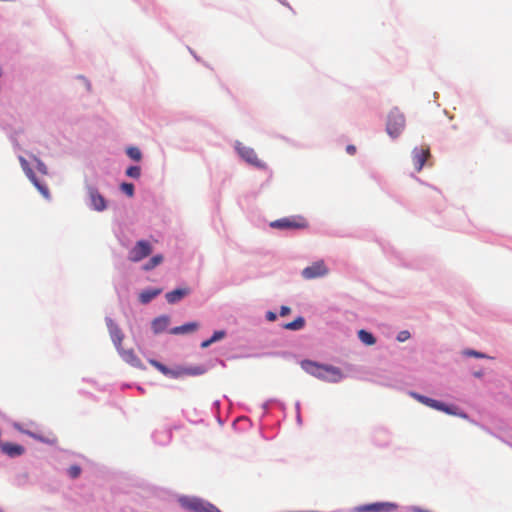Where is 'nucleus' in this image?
I'll use <instances>...</instances> for the list:
<instances>
[{
    "label": "nucleus",
    "mask_w": 512,
    "mask_h": 512,
    "mask_svg": "<svg viewBox=\"0 0 512 512\" xmlns=\"http://www.w3.org/2000/svg\"><path fill=\"white\" fill-rule=\"evenodd\" d=\"M121 190L129 197L134 194V185L132 183H122Z\"/></svg>",
    "instance_id": "27"
},
{
    "label": "nucleus",
    "mask_w": 512,
    "mask_h": 512,
    "mask_svg": "<svg viewBox=\"0 0 512 512\" xmlns=\"http://www.w3.org/2000/svg\"><path fill=\"white\" fill-rule=\"evenodd\" d=\"M278 227H279V228H282L283 226H282V225H279Z\"/></svg>",
    "instance_id": "35"
},
{
    "label": "nucleus",
    "mask_w": 512,
    "mask_h": 512,
    "mask_svg": "<svg viewBox=\"0 0 512 512\" xmlns=\"http://www.w3.org/2000/svg\"><path fill=\"white\" fill-rule=\"evenodd\" d=\"M302 367L311 375L328 382H339L343 378L341 370L331 365H320L312 361H305Z\"/></svg>",
    "instance_id": "1"
},
{
    "label": "nucleus",
    "mask_w": 512,
    "mask_h": 512,
    "mask_svg": "<svg viewBox=\"0 0 512 512\" xmlns=\"http://www.w3.org/2000/svg\"><path fill=\"white\" fill-rule=\"evenodd\" d=\"M358 337L361 340V342H363L366 345H374L376 343L375 337L370 332H367L366 330H363V329L359 330Z\"/></svg>",
    "instance_id": "23"
},
{
    "label": "nucleus",
    "mask_w": 512,
    "mask_h": 512,
    "mask_svg": "<svg viewBox=\"0 0 512 512\" xmlns=\"http://www.w3.org/2000/svg\"><path fill=\"white\" fill-rule=\"evenodd\" d=\"M410 338V333L408 331H401L397 335V340L399 342H404Z\"/></svg>",
    "instance_id": "30"
},
{
    "label": "nucleus",
    "mask_w": 512,
    "mask_h": 512,
    "mask_svg": "<svg viewBox=\"0 0 512 512\" xmlns=\"http://www.w3.org/2000/svg\"><path fill=\"white\" fill-rule=\"evenodd\" d=\"M276 318H277L276 313H274V312H272V311H268V312L266 313V319H267L268 321H271V322H272V321H275V320H276Z\"/></svg>",
    "instance_id": "31"
},
{
    "label": "nucleus",
    "mask_w": 512,
    "mask_h": 512,
    "mask_svg": "<svg viewBox=\"0 0 512 512\" xmlns=\"http://www.w3.org/2000/svg\"><path fill=\"white\" fill-rule=\"evenodd\" d=\"M119 354L121 355L122 359L129 363L130 365L137 367V368H143V364L141 360L135 355L134 351L132 349L125 350L122 347H119L117 349Z\"/></svg>",
    "instance_id": "12"
},
{
    "label": "nucleus",
    "mask_w": 512,
    "mask_h": 512,
    "mask_svg": "<svg viewBox=\"0 0 512 512\" xmlns=\"http://www.w3.org/2000/svg\"><path fill=\"white\" fill-rule=\"evenodd\" d=\"M290 313V308L287 306H282L280 309V316H286Z\"/></svg>",
    "instance_id": "33"
},
{
    "label": "nucleus",
    "mask_w": 512,
    "mask_h": 512,
    "mask_svg": "<svg viewBox=\"0 0 512 512\" xmlns=\"http://www.w3.org/2000/svg\"><path fill=\"white\" fill-rule=\"evenodd\" d=\"M329 269L326 267L323 260L314 262L312 265L302 270V277L306 280L315 279L318 277L326 276Z\"/></svg>",
    "instance_id": "7"
},
{
    "label": "nucleus",
    "mask_w": 512,
    "mask_h": 512,
    "mask_svg": "<svg viewBox=\"0 0 512 512\" xmlns=\"http://www.w3.org/2000/svg\"><path fill=\"white\" fill-rule=\"evenodd\" d=\"M163 262V256L161 254L154 255L147 263L143 265V270L149 271L157 267Z\"/></svg>",
    "instance_id": "21"
},
{
    "label": "nucleus",
    "mask_w": 512,
    "mask_h": 512,
    "mask_svg": "<svg viewBox=\"0 0 512 512\" xmlns=\"http://www.w3.org/2000/svg\"><path fill=\"white\" fill-rule=\"evenodd\" d=\"M226 336V332L224 330L215 331L210 339H207L201 343L202 348H207L211 344L222 340Z\"/></svg>",
    "instance_id": "18"
},
{
    "label": "nucleus",
    "mask_w": 512,
    "mask_h": 512,
    "mask_svg": "<svg viewBox=\"0 0 512 512\" xmlns=\"http://www.w3.org/2000/svg\"><path fill=\"white\" fill-rule=\"evenodd\" d=\"M405 128V117L397 108L392 109L388 114L386 131L392 137H398Z\"/></svg>",
    "instance_id": "3"
},
{
    "label": "nucleus",
    "mask_w": 512,
    "mask_h": 512,
    "mask_svg": "<svg viewBox=\"0 0 512 512\" xmlns=\"http://www.w3.org/2000/svg\"><path fill=\"white\" fill-rule=\"evenodd\" d=\"M199 324L197 322H190L186 323L181 326L174 327L170 330L171 334L178 335V334H187L194 332L198 329Z\"/></svg>",
    "instance_id": "15"
},
{
    "label": "nucleus",
    "mask_w": 512,
    "mask_h": 512,
    "mask_svg": "<svg viewBox=\"0 0 512 512\" xmlns=\"http://www.w3.org/2000/svg\"><path fill=\"white\" fill-rule=\"evenodd\" d=\"M303 221H304V219L301 216H290V217H285L282 219L275 220V221L271 222L270 224H285V225L302 224Z\"/></svg>",
    "instance_id": "20"
},
{
    "label": "nucleus",
    "mask_w": 512,
    "mask_h": 512,
    "mask_svg": "<svg viewBox=\"0 0 512 512\" xmlns=\"http://www.w3.org/2000/svg\"><path fill=\"white\" fill-rule=\"evenodd\" d=\"M88 195L92 208L96 211H103L106 209V200L94 187H88Z\"/></svg>",
    "instance_id": "10"
},
{
    "label": "nucleus",
    "mask_w": 512,
    "mask_h": 512,
    "mask_svg": "<svg viewBox=\"0 0 512 512\" xmlns=\"http://www.w3.org/2000/svg\"><path fill=\"white\" fill-rule=\"evenodd\" d=\"M170 319L168 316H160L155 318L152 322V329L154 333L158 334L163 332L169 325Z\"/></svg>",
    "instance_id": "16"
},
{
    "label": "nucleus",
    "mask_w": 512,
    "mask_h": 512,
    "mask_svg": "<svg viewBox=\"0 0 512 512\" xmlns=\"http://www.w3.org/2000/svg\"><path fill=\"white\" fill-rule=\"evenodd\" d=\"M161 292L162 290L159 288L144 290L139 294V301L142 304H147L155 297H157Z\"/></svg>",
    "instance_id": "17"
},
{
    "label": "nucleus",
    "mask_w": 512,
    "mask_h": 512,
    "mask_svg": "<svg viewBox=\"0 0 512 512\" xmlns=\"http://www.w3.org/2000/svg\"><path fill=\"white\" fill-rule=\"evenodd\" d=\"M464 355L469 356V357H476V358H488L487 355L480 353L478 351H475V350H471V349L465 350Z\"/></svg>",
    "instance_id": "29"
},
{
    "label": "nucleus",
    "mask_w": 512,
    "mask_h": 512,
    "mask_svg": "<svg viewBox=\"0 0 512 512\" xmlns=\"http://www.w3.org/2000/svg\"><path fill=\"white\" fill-rule=\"evenodd\" d=\"M106 325L109 330L110 337L116 347L119 349L121 347L122 341L124 339V334L121 329L114 323V321L110 318H106Z\"/></svg>",
    "instance_id": "11"
},
{
    "label": "nucleus",
    "mask_w": 512,
    "mask_h": 512,
    "mask_svg": "<svg viewBox=\"0 0 512 512\" xmlns=\"http://www.w3.org/2000/svg\"><path fill=\"white\" fill-rule=\"evenodd\" d=\"M80 473H81V468L79 466L73 465V466L69 467V469H68V474L73 479L79 477Z\"/></svg>",
    "instance_id": "28"
},
{
    "label": "nucleus",
    "mask_w": 512,
    "mask_h": 512,
    "mask_svg": "<svg viewBox=\"0 0 512 512\" xmlns=\"http://www.w3.org/2000/svg\"><path fill=\"white\" fill-rule=\"evenodd\" d=\"M178 501L181 507L189 512H221L213 504L198 497L182 496Z\"/></svg>",
    "instance_id": "2"
},
{
    "label": "nucleus",
    "mask_w": 512,
    "mask_h": 512,
    "mask_svg": "<svg viewBox=\"0 0 512 512\" xmlns=\"http://www.w3.org/2000/svg\"><path fill=\"white\" fill-rule=\"evenodd\" d=\"M126 175L128 177H131V178H134V179H138L141 175V169L139 166H130L127 170H126Z\"/></svg>",
    "instance_id": "25"
},
{
    "label": "nucleus",
    "mask_w": 512,
    "mask_h": 512,
    "mask_svg": "<svg viewBox=\"0 0 512 512\" xmlns=\"http://www.w3.org/2000/svg\"><path fill=\"white\" fill-rule=\"evenodd\" d=\"M29 178L30 180L34 183V185L37 187V189L39 190V192L45 197V198H49V189L47 188L46 185L44 184H41L35 177V175L33 174V172L31 170H29Z\"/></svg>",
    "instance_id": "19"
},
{
    "label": "nucleus",
    "mask_w": 512,
    "mask_h": 512,
    "mask_svg": "<svg viewBox=\"0 0 512 512\" xmlns=\"http://www.w3.org/2000/svg\"><path fill=\"white\" fill-rule=\"evenodd\" d=\"M346 151L348 154L354 155L356 153V147L354 145L350 144L346 147Z\"/></svg>",
    "instance_id": "32"
},
{
    "label": "nucleus",
    "mask_w": 512,
    "mask_h": 512,
    "mask_svg": "<svg viewBox=\"0 0 512 512\" xmlns=\"http://www.w3.org/2000/svg\"><path fill=\"white\" fill-rule=\"evenodd\" d=\"M474 375H475L476 377H481V376H482V373H481V372H476Z\"/></svg>",
    "instance_id": "34"
},
{
    "label": "nucleus",
    "mask_w": 512,
    "mask_h": 512,
    "mask_svg": "<svg viewBox=\"0 0 512 512\" xmlns=\"http://www.w3.org/2000/svg\"><path fill=\"white\" fill-rule=\"evenodd\" d=\"M305 320L303 317H297L294 321L286 323L283 325V328L286 330H300L304 327Z\"/></svg>",
    "instance_id": "22"
},
{
    "label": "nucleus",
    "mask_w": 512,
    "mask_h": 512,
    "mask_svg": "<svg viewBox=\"0 0 512 512\" xmlns=\"http://www.w3.org/2000/svg\"><path fill=\"white\" fill-rule=\"evenodd\" d=\"M412 396L420 403L430 407V408H433L435 410H438V411H442L446 414H449V415H456V416H461V417H466L465 414L463 413H458V408L456 406H449V405H446L445 403L443 402H440L438 400H435V399H432V398H429L427 396H424V395H421V394H418V393H412Z\"/></svg>",
    "instance_id": "4"
},
{
    "label": "nucleus",
    "mask_w": 512,
    "mask_h": 512,
    "mask_svg": "<svg viewBox=\"0 0 512 512\" xmlns=\"http://www.w3.org/2000/svg\"><path fill=\"white\" fill-rule=\"evenodd\" d=\"M149 363L152 366H154L156 369H158L164 375L170 374V370L165 365H163L162 363H160V362H158V361H156L154 359L149 360Z\"/></svg>",
    "instance_id": "26"
},
{
    "label": "nucleus",
    "mask_w": 512,
    "mask_h": 512,
    "mask_svg": "<svg viewBox=\"0 0 512 512\" xmlns=\"http://www.w3.org/2000/svg\"><path fill=\"white\" fill-rule=\"evenodd\" d=\"M430 157L429 147H416L412 152V161L416 171H421L424 164Z\"/></svg>",
    "instance_id": "8"
},
{
    "label": "nucleus",
    "mask_w": 512,
    "mask_h": 512,
    "mask_svg": "<svg viewBox=\"0 0 512 512\" xmlns=\"http://www.w3.org/2000/svg\"><path fill=\"white\" fill-rule=\"evenodd\" d=\"M397 508V505L391 502H377L367 505H361L356 508L357 512H390Z\"/></svg>",
    "instance_id": "9"
},
{
    "label": "nucleus",
    "mask_w": 512,
    "mask_h": 512,
    "mask_svg": "<svg viewBox=\"0 0 512 512\" xmlns=\"http://www.w3.org/2000/svg\"><path fill=\"white\" fill-rule=\"evenodd\" d=\"M188 294H189V289L178 288V289H175L173 291L166 293L165 298L168 303L174 304V303L180 301L181 299H183Z\"/></svg>",
    "instance_id": "14"
},
{
    "label": "nucleus",
    "mask_w": 512,
    "mask_h": 512,
    "mask_svg": "<svg viewBox=\"0 0 512 512\" xmlns=\"http://www.w3.org/2000/svg\"><path fill=\"white\" fill-rule=\"evenodd\" d=\"M236 150L238 154L241 156L243 160H245L250 165H253L258 168H264L265 164L258 158L256 152L247 146H244L242 143L236 144Z\"/></svg>",
    "instance_id": "6"
},
{
    "label": "nucleus",
    "mask_w": 512,
    "mask_h": 512,
    "mask_svg": "<svg viewBox=\"0 0 512 512\" xmlns=\"http://www.w3.org/2000/svg\"><path fill=\"white\" fill-rule=\"evenodd\" d=\"M126 153L134 161H140L142 158V153L137 147H128Z\"/></svg>",
    "instance_id": "24"
},
{
    "label": "nucleus",
    "mask_w": 512,
    "mask_h": 512,
    "mask_svg": "<svg viewBox=\"0 0 512 512\" xmlns=\"http://www.w3.org/2000/svg\"><path fill=\"white\" fill-rule=\"evenodd\" d=\"M152 253V246L148 241L140 240L129 251V260L132 262H139Z\"/></svg>",
    "instance_id": "5"
},
{
    "label": "nucleus",
    "mask_w": 512,
    "mask_h": 512,
    "mask_svg": "<svg viewBox=\"0 0 512 512\" xmlns=\"http://www.w3.org/2000/svg\"><path fill=\"white\" fill-rule=\"evenodd\" d=\"M2 452L10 457L20 456L24 453L23 446L13 443H4L1 445Z\"/></svg>",
    "instance_id": "13"
}]
</instances>
